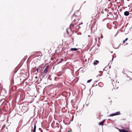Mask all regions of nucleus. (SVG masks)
<instances>
[{
    "mask_svg": "<svg viewBox=\"0 0 132 132\" xmlns=\"http://www.w3.org/2000/svg\"><path fill=\"white\" fill-rule=\"evenodd\" d=\"M68 30H70L71 32V29H67V31L68 34L69 35V34H70V32H69H69L68 31Z\"/></svg>",
    "mask_w": 132,
    "mask_h": 132,
    "instance_id": "nucleus-13",
    "label": "nucleus"
},
{
    "mask_svg": "<svg viewBox=\"0 0 132 132\" xmlns=\"http://www.w3.org/2000/svg\"><path fill=\"white\" fill-rule=\"evenodd\" d=\"M126 129H128V128H127H127H126Z\"/></svg>",
    "mask_w": 132,
    "mask_h": 132,
    "instance_id": "nucleus-25",
    "label": "nucleus"
},
{
    "mask_svg": "<svg viewBox=\"0 0 132 132\" xmlns=\"http://www.w3.org/2000/svg\"><path fill=\"white\" fill-rule=\"evenodd\" d=\"M117 81L116 78H114L112 79V83L114 89H117L119 87V82H117Z\"/></svg>",
    "mask_w": 132,
    "mask_h": 132,
    "instance_id": "nucleus-1",
    "label": "nucleus"
},
{
    "mask_svg": "<svg viewBox=\"0 0 132 132\" xmlns=\"http://www.w3.org/2000/svg\"><path fill=\"white\" fill-rule=\"evenodd\" d=\"M120 114V112H116L115 113H113L112 114H111L110 116H115L116 115H119Z\"/></svg>",
    "mask_w": 132,
    "mask_h": 132,
    "instance_id": "nucleus-3",
    "label": "nucleus"
},
{
    "mask_svg": "<svg viewBox=\"0 0 132 132\" xmlns=\"http://www.w3.org/2000/svg\"><path fill=\"white\" fill-rule=\"evenodd\" d=\"M38 70H39V68H37L36 69V71H37V72H38Z\"/></svg>",
    "mask_w": 132,
    "mask_h": 132,
    "instance_id": "nucleus-16",
    "label": "nucleus"
},
{
    "mask_svg": "<svg viewBox=\"0 0 132 132\" xmlns=\"http://www.w3.org/2000/svg\"><path fill=\"white\" fill-rule=\"evenodd\" d=\"M98 39H99V40H98V42H100V37H98Z\"/></svg>",
    "mask_w": 132,
    "mask_h": 132,
    "instance_id": "nucleus-18",
    "label": "nucleus"
},
{
    "mask_svg": "<svg viewBox=\"0 0 132 132\" xmlns=\"http://www.w3.org/2000/svg\"><path fill=\"white\" fill-rule=\"evenodd\" d=\"M115 36H116V35Z\"/></svg>",
    "mask_w": 132,
    "mask_h": 132,
    "instance_id": "nucleus-26",
    "label": "nucleus"
},
{
    "mask_svg": "<svg viewBox=\"0 0 132 132\" xmlns=\"http://www.w3.org/2000/svg\"><path fill=\"white\" fill-rule=\"evenodd\" d=\"M129 10H130V11H132V6H131L130 7Z\"/></svg>",
    "mask_w": 132,
    "mask_h": 132,
    "instance_id": "nucleus-15",
    "label": "nucleus"
},
{
    "mask_svg": "<svg viewBox=\"0 0 132 132\" xmlns=\"http://www.w3.org/2000/svg\"><path fill=\"white\" fill-rule=\"evenodd\" d=\"M113 57L112 59V60H113Z\"/></svg>",
    "mask_w": 132,
    "mask_h": 132,
    "instance_id": "nucleus-22",
    "label": "nucleus"
},
{
    "mask_svg": "<svg viewBox=\"0 0 132 132\" xmlns=\"http://www.w3.org/2000/svg\"><path fill=\"white\" fill-rule=\"evenodd\" d=\"M96 24V23L94 22H93V23H92L91 27V30H94V29H95V27L94 28V27L95 26Z\"/></svg>",
    "mask_w": 132,
    "mask_h": 132,
    "instance_id": "nucleus-5",
    "label": "nucleus"
},
{
    "mask_svg": "<svg viewBox=\"0 0 132 132\" xmlns=\"http://www.w3.org/2000/svg\"><path fill=\"white\" fill-rule=\"evenodd\" d=\"M74 16H75V15H73L72 16V17H73Z\"/></svg>",
    "mask_w": 132,
    "mask_h": 132,
    "instance_id": "nucleus-21",
    "label": "nucleus"
},
{
    "mask_svg": "<svg viewBox=\"0 0 132 132\" xmlns=\"http://www.w3.org/2000/svg\"><path fill=\"white\" fill-rule=\"evenodd\" d=\"M43 130H41V132H43Z\"/></svg>",
    "mask_w": 132,
    "mask_h": 132,
    "instance_id": "nucleus-23",
    "label": "nucleus"
},
{
    "mask_svg": "<svg viewBox=\"0 0 132 132\" xmlns=\"http://www.w3.org/2000/svg\"><path fill=\"white\" fill-rule=\"evenodd\" d=\"M105 120H103L102 121L100 122L99 123V124L100 125H103V123L105 122Z\"/></svg>",
    "mask_w": 132,
    "mask_h": 132,
    "instance_id": "nucleus-9",
    "label": "nucleus"
},
{
    "mask_svg": "<svg viewBox=\"0 0 132 132\" xmlns=\"http://www.w3.org/2000/svg\"><path fill=\"white\" fill-rule=\"evenodd\" d=\"M79 21L78 19H75L70 25V29H73L74 28L75 25H76L78 23V21Z\"/></svg>",
    "mask_w": 132,
    "mask_h": 132,
    "instance_id": "nucleus-2",
    "label": "nucleus"
},
{
    "mask_svg": "<svg viewBox=\"0 0 132 132\" xmlns=\"http://www.w3.org/2000/svg\"><path fill=\"white\" fill-rule=\"evenodd\" d=\"M129 14V12L128 11H125L124 13V14L126 16H128Z\"/></svg>",
    "mask_w": 132,
    "mask_h": 132,
    "instance_id": "nucleus-7",
    "label": "nucleus"
},
{
    "mask_svg": "<svg viewBox=\"0 0 132 132\" xmlns=\"http://www.w3.org/2000/svg\"><path fill=\"white\" fill-rule=\"evenodd\" d=\"M92 79H90V80H88L87 81V83H89V82H90L91 81H92Z\"/></svg>",
    "mask_w": 132,
    "mask_h": 132,
    "instance_id": "nucleus-14",
    "label": "nucleus"
},
{
    "mask_svg": "<svg viewBox=\"0 0 132 132\" xmlns=\"http://www.w3.org/2000/svg\"><path fill=\"white\" fill-rule=\"evenodd\" d=\"M128 39V38H126L125 40H123V44H124L125 43L126 41H127Z\"/></svg>",
    "mask_w": 132,
    "mask_h": 132,
    "instance_id": "nucleus-12",
    "label": "nucleus"
},
{
    "mask_svg": "<svg viewBox=\"0 0 132 132\" xmlns=\"http://www.w3.org/2000/svg\"><path fill=\"white\" fill-rule=\"evenodd\" d=\"M40 54H41V55H39L41 56L42 55V54L41 53H40Z\"/></svg>",
    "mask_w": 132,
    "mask_h": 132,
    "instance_id": "nucleus-20",
    "label": "nucleus"
},
{
    "mask_svg": "<svg viewBox=\"0 0 132 132\" xmlns=\"http://www.w3.org/2000/svg\"><path fill=\"white\" fill-rule=\"evenodd\" d=\"M82 24V22L80 23H79L78 25L76 27V29H77V30H78L80 28V25L81 24Z\"/></svg>",
    "mask_w": 132,
    "mask_h": 132,
    "instance_id": "nucleus-6",
    "label": "nucleus"
},
{
    "mask_svg": "<svg viewBox=\"0 0 132 132\" xmlns=\"http://www.w3.org/2000/svg\"><path fill=\"white\" fill-rule=\"evenodd\" d=\"M36 126L35 124L34 129L33 130V132H36Z\"/></svg>",
    "mask_w": 132,
    "mask_h": 132,
    "instance_id": "nucleus-10",
    "label": "nucleus"
},
{
    "mask_svg": "<svg viewBox=\"0 0 132 132\" xmlns=\"http://www.w3.org/2000/svg\"><path fill=\"white\" fill-rule=\"evenodd\" d=\"M49 68V65H47L46 67L45 68V69L44 72L45 73H46L48 71Z\"/></svg>",
    "mask_w": 132,
    "mask_h": 132,
    "instance_id": "nucleus-4",
    "label": "nucleus"
},
{
    "mask_svg": "<svg viewBox=\"0 0 132 132\" xmlns=\"http://www.w3.org/2000/svg\"><path fill=\"white\" fill-rule=\"evenodd\" d=\"M77 50V49L76 48H71L70 49V50L71 51H76Z\"/></svg>",
    "mask_w": 132,
    "mask_h": 132,
    "instance_id": "nucleus-11",
    "label": "nucleus"
},
{
    "mask_svg": "<svg viewBox=\"0 0 132 132\" xmlns=\"http://www.w3.org/2000/svg\"><path fill=\"white\" fill-rule=\"evenodd\" d=\"M95 39L96 40H97V38H95Z\"/></svg>",
    "mask_w": 132,
    "mask_h": 132,
    "instance_id": "nucleus-24",
    "label": "nucleus"
},
{
    "mask_svg": "<svg viewBox=\"0 0 132 132\" xmlns=\"http://www.w3.org/2000/svg\"><path fill=\"white\" fill-rule=\"evenodd\" d=\"M131 54H132V53H131Z\"/></svg>",
    "mask_w": 132,
    "mask_h": 132,
    "instance_id": "nucleus-27",
    "label": "nucleus"
},
{
    "mask_svg": "<svg viewBox=\"0 0 132 132\" xmlns=\"http://www.w3.org/2000/svg\"><path fill=\"white\" fill-rule=\"evenodd\" d=\"M119 131L120 132H122L121 130H119Z\"/></svg>",
    "mask_w": 132,
    "mask_h": 132,
    "instance_id": "nucleus-19",
    "label": "nucleus"
},
{
    "mask_svg": "<svg viewBox=\"0 0 132 132\" xmlns=\"http://www.w3.org/2000/svg\"><path fill=\"white\" fill-rule=\"evenodd\" d=\"M101 38H103V36L102 35V34H101Z\"/></svg>",
    "mask_w": 132,
    "mask_h": 132,
    "instance_id": "nucleus-17",
    "label": "nucleus"
},
{
    "mask_svg": "<svg viewBox=\"0 0 132 132\" xmlns=\"http://www.w3.org/2000/svg\"><path fill=\"white\" fill-rule=\"evenodd\" d=\"M99 63V62L98 60H95L94 62V64L95 65H97Z\"/></svg>",
    "mask_w": 132,
    "mask_h": 132,
    "instance_id": "nucleus-8",
    "label": "nucleus"
}]
</instances>
